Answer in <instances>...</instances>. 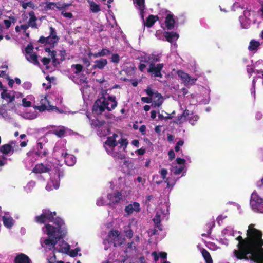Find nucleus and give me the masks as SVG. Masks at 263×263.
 I'll list each match as a JSON object with an SVG mask.
<instances>
[{
	"instance_id": "f257e3e1",
	"label": "nucleus",
	"mask_w": 263,
	"mask_h": 263,
	"mask_svg": "<svg viewBox=\"0 0 263 263\" xmlns=\"http://www.w3.org/2000/svg\"><path fill=\"white\" fill-rule=\"evenodd\" d=\"M254 224L248 226L247 237L240 235L236 239L238 241L237 250L233 252L234 256L239 260H250L255 263H263L262 232L254 227Z\"/></svg>"
},
{
	"instance_id": "f03ea898",
	"label": "nucleus",
	"mask_w": 263,
	"mask_h": 263,
	"mask_svg": "<svg viewBox=\"0 0 263 263\" xmlns=\"http://www.w3.org/2000/svg\"><path fill=\"white\" fill-rule=\"evenodd\" d=\"M118 102L116 100L115 96H104L98 99L95 102L92 107V111L97 115H101L105 109L110 111L117 106Z\"/></svg>"
},
{
	"instance_id": "7ed1b4c3",
	"label": "nucleus",
	"mask_w": 263,
	"mask_h": 263,
	"mask_svg": "<svg viewBox=\"0 0 263 263\" xmlns=\"http://www.w3.org/2000/svg\"><path fill=\"white\" fill-rule=\"evenodd\" d=\"M45 228L48 237L44 240V243L47 246L50 245L54 248L58 241L66 235V232L64 230L55 228L51 224H47Z\"/></svg>"
},
{
	"instance_id": "20e7f679",
	"label": "nucleus",
	"mask_w": 263,
	"mask_h": 263,
	"mask_svg": "<svg viewBox=\"0 0 263 263\" xmlns=\"http://www.w3.org/2000/svg\"><path fill=\"white\" fill-rule=\"evenodd\" d=\"M250 204L254 212L263 213V198L256 191H254L251 194Z\"/></svg>"
},
{
	"instance_id": "39448f33",
	"label": "nucleus",
	"mask_w": 263,
	"mask_h": 263,
	"mask_svg": "<svg viewBox=\"0 0 263 263\" xmlns=\"http://www.w3.org/2000/svg\"><path fill=\"white\" fill-rule=\"evenodd\" d=\"M106 122L104 120H100L97 118L90 120V125L92 128L97 129L98 134L100 136H106L109 131L107 126H104Z\"/></svg>"
},
{
	"instance_id": "423d86ee",
	"label": "nucleus",
	"mask_w": 263,
	"mask_h": 263,
	"mask_svg": "<svg viewBox=\"0 0 263 263\" xmlns=\"http://www.w3.org/2000/svg\"><path fill=\"white\" fill-rule=\"evenodd\" d=\"M56 215L57 213L55 212H51L49 210L44 209L40 215L35 217L34 221L40 224H44L47 221H52L53 217L55 216Z\"/></svg>"
},
{
	"instance_id": "0eeeda50",
	"label": "nucleus",
	"mask_w": 263,
	"mask_h": 263,
	"mask_svg": "<svg viewBox=\"0 0 263 263\" xmlns=\"http://www.w3.org/2000/svg\"><path fill=\"white\" fill-rule=\"evenodd\" d=\"M108 242L115 247L121 246L123 241L120 236V232L117 230H112L108 232L106 238Z\"/></svg>"
},
{
	"instance_id": "6e6552de",
	"label": "nucleus",
	"mask_w": 263,
	"mask_h": 263,
	"mask_svg": "<svg viewBox=\"0 0 263 263\" xmlns=\"http://www.w3.org/2000/svg\"><path fill=\"white\" fill-rule=\"evenodd\" d=\"M164 67L163 63L155 64V63H150L149 67L147 68V72L151 73L152 76L154 77L162 78L161 70Z\"/></svg>"
},
{
	"instance_id": "1a4fd4ad",
	"label": "nucleus",
	"mask_w": 263,
	"mask_h": 263,
	"mask_svg": "<svg viewBox=\"0 0 263 263\" xmlns=\"http://www.w3.org/2000/svg\"><path fill=\"white\" fill-rule=\"evenodd\" d=\"M15 144L13 141H11L9 143L5 144L0 147V153L6 156L12 155L14 153L13 145Z\"/></svg>"
},
{
	"instance_id": "9d476101",
	"label": "nucleus",
	"mask_w": 263,
	"mask_h": 263,
	"mask_svg": "<svg viewBox=\"0 0 263 263\" xmlns=\"http://www.w3.org/2000/svg\"><path fill=\"white\" fill-rule=\"evenodd\" d=\"M51 168L52 166L49 164L44 165L43 163H39L33 168L32 172L35 174L49 173Z\"/></svg>"
},
{
	"instance_id": "9b49d317",
	"label": "nucleus",
	"mask_w": 263,
	"mask_h": 263,
	"mask_svg": "<svg viewBox=\"0 0 263 263\" xmlns=\"http://www.w3.org/2000/svg\"><path fill=\"white\" fill-rule=\"evenodd\" d=\"M41 105L35 106L34 108L38 110L40 112H43L46 110L52 109L51 106L49 105V101L47 99L46 97L42 98L40 101Z\"/></svg>"
},
{
	"instance_id": "f8f14e48",
	"label": "nucleus",
	"mask_w": 263,
	"mask_h": 263,
	"mask_svg": "<svg viewBox=\"0 0 263 263\" xmlns=\"http://www.w3.org/2000/svg\"><path fill=\"white\" fill-rule=\"evenodd\" d=\"M153 102L152 104L153 107H160L163 103L164 99L162 95L158 91L154 92L153 97Z\"/></svg>"
},
{
	"instance_id": "ddd939ff",
	"label": "nucleus",
	"mask_w": 263,
	"mask_h": 263,
	"mask_svg": "<svg viewBox=\"0 0 263 263\" xmlns=\"http://www.w3.org/2000/svg\"><path fill=\"white\" fill-rule=\"evenodd\" d=\"M59 39H53L51 37L40 36L38 42L41 44H45L49 45L51 48H53L55 45L58 43Z\"/></svg>"
},
{
	"instance_id": "4468645a",
	"label": "nucleus",
	"mask_w": 263,
	"mask_h": 263,
	"mask_svg": "<svg viewBox=\"0 0 263 263\" xmlns=\"http://www.w3.org/2000/svg\"><path fill=\"white\" fill-rule=\"evenodd\" d=\"M2 99L5 100L7 104L13 102L15 98V95L8 92L7 88H4V90L1 93Z\"/></svg>"
},
{
	"instance_id": "2eb2a0df",
	"label": "nucleus",
	"mask_w": 263,
	"mask_h": 263,
	"mask_svg": "<svg viewBox=\"0 0 263 263\" xmlns=\"http://www.w3.org/2000/svg\"><path fill=\"white\" fill-rule=\"evenodd\" d=\"M174 16V15L170 12L165 17V24L167 30H173L175 27V21Z\"/></svg>"
},
{
	"instance_id": "dca6fc26",
	"label": "nucleus",
	"mask_w": 263,
	"mask_h": 263,
	"mask_svg": "<svg viewBox=\"0 0 263 263\" xmlns=\"http://www.w3.org/2000/svg\"><path fill=\"white\" fill-rule=\"evenodd\" d=\"M140 211V204L135 202L133 204H129L125 208V211L128 215L132 214L134 212H138Z\"/></svg>"
},
{
	"instance_id": "f3484780",
	"label": "nucleus",
	"mask_w": 263,
	"mask_h": 263,
	"mask_svg": "<svg viewBox=\"0 0 263 263\" xmlns=\"http://www.w3.org/2000/svg\"><path fill=\"white\" fill-rule=\"evenodd\" d=\"M117 137H118V135L115 133L112 136L108 137L104 143L105 145L109 146L112 149L114 148L118 145V142L116 140Z\"/></svg>"
},
{
	"instance_id": "a211bd4d",
	"label": "nucleus",
	"mask_w": 263,
	"mask_h": 263,
	"mask_svg": "<svg viewBox=\"0 0 263 263\" xmlns=\"http://www.w3.org/2000/svg\"><path fill=\"white\" fill-rule=\"evenodd\" d=\"M31 259L24 253L18 254L16 256L14 260V263H30Z\"/></svg>"
},
{
	"instance_id": "6ab92c4d",
	"label": "nucleus",
	"mask_w": 263,
	"mask_h": 263,
	"mask_svg": "<svg viewBox=\"0 0 263 263\" xmlns=\"http://www.w3.org/2000/svg\"><path fill=\"white\" fill-rule=\"evenodd\" d=\"M121 194L119 192H117L114 194H108L107 198L110 200L111 203L115 204L120 202L121 199Z\"/></svg>"
},
{
	"instance_id": "aec40b11",
	"label": "nucleus",
	"mask_w": 263,
	"mask_h": 263,
	"mask_svg": "<svg viewBox=\"0 0 263 263\" xmlns=\"http://www.w3.org/2000/svg\"><path fill=\"white\" fill-rule=\"evenodd\" d=\"M107 61L105 59H100L96 60L94 62V65H92V68L93 69H103L107 64Z\"/></svg>"
},
{
	"instance_id": "412c9836",
	"label": "nucleus",
	"mask_w": 263,
	"mask_h": 263,
	"mask_svg": "<svg viewBox=\"0 0 263 263\" xmlns=\"http://www.w3.org/2000/svg\"><path fill=\"white\" fill-rule=\"evenodd\" d=\"M164 36L166 40L170 43H172L173 41H176L179 37L177 33L168 31L164 32Z\"/></svg>"
},
{
	"instance_id": "4be33fe9",
	"label": "nucleus",
	"mask_w": 263,
	"mask_h": 263,
	"mask_svg": "<svg viewBox=\"0 0 263 263\" xmlns=\"http://www.w3.org/2000/svg\"><path fill=\"white\" fill-rule=\"evenodd\" d=\"M146 94L149 96L148 97H142L141 101L144 103H151L152 102L154 92L150 86H147V88L145 90Z\"/></svg>"
},
{
	"instance_id": "5701e85b",
	"label": "nucleus",
	"mask_w": 263,
	"mask_h": 263,
	"mask_svg": "<svg viewBox=\"0 0 263 263\" xmlns=\"http://www.w3.org/2000/svg\"><path fill=\"white\" fill-rule=\"evenodd\" d=\"M55 155L62 159L67 154V150L64 147L62 148L57 145L54 149Z\"/></svg>"
},
{
	"instance_id": "b1692460",
	"label": "nucleus",
	"mask_w": 263,
	"mask_h": 263,
	"mask_svg": "<svg viewBox=\"0 0 263 263\" xmlns=\"http://www.w3.org/2000/svg\"><path fill=\"white\" fill-rule=\"evenodd\" d=\"M104 147L105 148L107 153L108 154H111V155L116 159L123 160L126 158L125 154L123 152L120 150L118 152H111L107 148V147H106L105 145Z\"/></svg>"
},
{
	"instance_id": "393cba45",
	"label": "nucleus",
	"mask_w": 263,
	"mask_h": 263,
	"mask_svg": "<svg viewBox=\"0 0 263 263\" xmlns=\"http://www.w3.org/2000/svg\"><path fill=\"white\" fill-rule=\"evenodd\" d=\"M62 159H64L67 165L70 166H73L76 162V158L74 156L68 153Z\"/></svg>"
},
{
	"instance_id": "a878e982",
	"label": "nucleus",
	"mask_w": 263,
	"mask_h": 263,
	"mask_svg": "<svg viewBox=\"0 0 263 263\" xmlns=\"http://www.w3.org/2000/svg\"><path fill=\"white\" fill-rule=\"evenodd\" d=\"M133 3L136 4L141 15L143 17V13L145 9V0H133Z\"/></svg>"
},
{
	"instance_id": "bb28decb",
	"label": "nucleus",
	"mask_w": 263,
	"mask_h": 263,
	"mask_svg": "<svg viewBox=\"0 0 263 263\" xmlns=\"http://www.w3.org/2000/svg\"><path fill=\"white\" fill-rule=\"evenodd\" d=\"M158 20H159V17L157 15H149L146 18L145 25L148 28H151Z\"/></svg>"
},
{
	"instance_id": "cd10ccee",
	"label": "nucleus",
	"mask_w": 263,
	"mask_h": 263,
	"mask_svg": "<svg viewBox=\"0 0 263 263\" xmlns=\"http://www.w3.org/2000/svg\"><path fill=\"white\" fill-rule=\"evenodd\" d=\"M177 74L184 83L186 84H189L191 80V77L187 73L180 70L177 71Z\"/></svg>"
},
{
	"instance_id": "c85d7f7f",
	"label": "nucleus",
	"mask_w": 263,
	"mask_h": 263,
	"mask_svg": "<svg viewBox=\"0 0 263 263\" xmlns=\"http://www.w3.org/2000/svg\"><path fill=\"white\" fill-rule=\"evenodd\" d=\"M189 116V110L185 109L183 111L182 114L178 115L177 119L174 121V123L177 124H180L185 121L187 116Z\"/></svg>"
},
{
	"instance_id": "c756f323",
	"label": "nucleus",
	"mask_w": 263,
	"mask_h": 263,
	"mask_svg": "<svg viewBox=\"0 0 263 263\" xmlns=\"http://www.w3.org/2000/svg\"><path fill=\"white\" fill-rule=\"evenodd\" d=\"M201 252L205 263H213L210 253L205 249L202 248L201 250Z\"/></svg>"
},
{
	"instance_id": "7c9ffc66",
	"label": "nucleus",
	"mask_w": 263,
	"mask_h": 263,
	"mask_svg": "<svg viewBox=\"0 0 263 263\" xmlns=\"http://www.w3.org/2000/svg\"><path fill=\"white\" fill-rule=\"evenodd\" d=\"M29 15L30 16V18L29 20V25L32 28H37V24L36 23V21L37 20V18L35 15L34 12L33 11H30L29 13Z\"/></svg>"
},
{
	"instance_id": "2f4dec72",
	"label": "nucleus",
	"mask_w": 263,
	"mask_h": 263,
	"mask_svg": "<svg viewBox=\"0 0 263 263\" xmlns=\"http://www.w3.org/2000/svg\"><path fill=\"white\" fill-rule=\"evenodd\" d=\"M52 133L59 138L63 137L66 133V129L64 126H60L57 129L53 130Z\"/></svg>"
},
{
	"instance_id": "473e14b6",
	"label": "nucleus",
	"mask_w": 263,
	"mask_h": 263,
	"mask_svg": "<svg viewBox=\"0 0 263 263\" xmlns=\"http://www.w3.org/2000/svg\"><path fill=\"white\" fill-rule=\"evenodd\" d=\"M90 6V10L93 13H98L100 11L101 9L99 5L97 4L93 1H88Z\"/></svg>"
},
{
	"instance_id": "72a5a7b5",
	"label": "nucleus",
	"mask_w": 263,
	"mask_h": 263,
	"mask_svg": "<svg viewBox=\"0 0 263 263\" xmlns=\"http://www.w3.org/2000/svg\"><path fill=\"white\" fill-rule=\"evenodd\" d=\"M186 119L192 125H195V122L199 119V116L197 115H194L193 113L190 114L187 116Z\"/></svg>"
},
{
	"instance_id": "f704fd0d",
	"label": "nucleus",
	"mask_w": 263,
	"mask_h": 263,
	"mask_svg": "<svg viewBox=\"0 0 263 263\" xmlns=\"http://www.w3.org/2000/svg\"><path fill=\"white\" fill-rule=\"evenodd\" d=\"M260 45L259 42L255 40H251L250 42L248 49L250 51H254L257 49V48Z\"/></svg>"
},
{
	"instance_id": "c9c22d12",
	"label": "nucleus",
	"mask_w": 263,
	"mask_h": 263,
	"mask_svg": "<svg viewBox=\"0 0 263 263\" xmlns=\"http://www.w3.org/2000/svg\"><path fill=\"white\" fill-rule=\"evenodd\" d=\"M38 57L36 53L31 54L30 55L29 57L27 58V59L28 61L31 63H32L35 65L39 66L40 65V63L38 61Z\"/></svg>"
},
{
	"instance_id": "e433bc0d",
	"label": "nucleus",
	"mask_w": 263,
	"mask_h": 263,
	"mask_svg": "<svg viewBox=\"0 0 263 263\" xmlns=\"http://www.w3.org/2000/svg\"><path fill=\"white\" fill-rule=\"evenodd\" d=\"M118 144L119 143L120 145L119 146V148H121L122 147H123V151L124 152H125L126 148L127 146V145L128 144V142L127 139L126 138H121L120 140H118L117 141Z\"/></svg>"
},
{
	"instance_id": "4c0bfd02",
	"label": "nucleus",
	"mask_w": 263,
	"mask_h": 263,
	"mask_svg": "<svg viewBox=\"0 0 263 263\" xmlns=\"http://www.w3.org/2000/svg\"><path fill=\"white\" fill-rule=\"evenodd\" d=\"M3 221L4 225L8 228H11L13 224V219L11 218L4 216L3 217Z\"/></svg>"
},
{
	"instance_id": "58836bf2",
	"label": "nucleus",
	"mask_w": 263,
	"mask_h": 263,
	"mask_svg": "<svg viewBox=\"0 0 263 263\" xmlns=\"http://www.w3.org/2000/svg\"><path fill=\"white\" fill-rule=\"evenodd\" d=\"M52 222H53V223L57 226V228L61 230H62V226L64 224L63 220L59 217L55 218L53 217Z\"/></svg>"
},
{
	"instance_id": "ea45409f",
	"label": "nucleus",
	"mask_w": 263,
	"mask_h": 263,
	"mask_svg": "<svg viewBox=\"0 0 263 263\" xmlns=\"http://www.w3.org/2000/svg\"><path fill=\"white\" fill-rule=\"evenodd\" d=\"M208 227L209 228V229L208 230L207 234L203 233L201 234L202 236L206 237L207 235L211 234V230L213 227L215 226V222L214 221H212L211 222H210L206 224Z\"/></svg>"
},
{
	"instance_id": "a19ab883",
	"label": "nucleus",
	"mask_w": 263,
	"mask_h": 263,
	"mask_svg": "<svg viewBox=\"0 0 263 263\" xmlns=\"http://www.w3.org/2000/svg\"><path fill=\"white\" fill-rule=\"evenodd\" d=\"M49 30L50 35H49V36L51 37L53 39H59V38L57 35L56 30L53 27H50Z\"/></svg>"
},
{
	"instance_id": "79ce46f5",
	"label": "nucleus",
	"mask_w": 263,
	"mask_h": 263,
	"mask_svg": "<svg viewBox=\"0 0 263 263\" xmlns=\"http://www.w3.org/2000/svg\"><path fill=\"white\" fill-rule=\"evenodd\" d=\"M22 6L24 9H26L27 7H29L32 9H34L36 7L34 4L31 1L28 2L27 3H23Z\"/></svg>"
},
{
	"instance_id": "37998d69",
	"label": "nucleus",
	"mask_w": 263,
	"mask_h": 263,
	"mask_svg": "<svg viewBox=\"0 0 263 263\" xmlns=\"http://www.w3.org/2000/svg\"><path fill=\"white\" fill-rule=\"evenodd\" d=\"M148 60L151 61V63H155L160 60V57L159 55L152 54L151 57H148Z\"/></svg>"
},
{
	"instance_id": "c03bdc74",
	"label": "nucleus",
	"mask_w": 263,
	"mask_h": 263,
	"mask_svg": "<svg viewBox=\"0 0 263 263\" xmlns=\"http://www.w3.org/2000/svg\"><path fill=\"white\" fill-rule=\"evenodd\" d=\"M72 67H74L76 69V71H74V74H78L79 73H80L82 70H83V66L81 64H76V65H72Z\"/></svg>"
},
{
	"instance_id": "a18cd8bd",
	"label": "nucleus",
	"mask_w": 263,
	"mask_h": 263,
	"mask_svg": "<svg viewBox=\"0 0 263 263\" xmlns=\"http://www.w3.org/2000/svg\"><path fill=\"white\" fill-rule=\"evenodd\" d=\"M111 61L114 63H119L120 61V57L117 53H114L111 57Z\"/></svg>"
},
{
	"instance_id": "49530a36",
	"label": "nucleus",
	"mask_w": 263,
	"mask_h": 263,
	"mask_svg": "<svg viewBox=\"0 0 263 263\" xmlns=\"http://www.w3.org/2000/svg\"><path fill=\"white\" fill-rule=\"evenodd\" d=\"M57 3L54 2H47L46 5L44 7V10L45 11H48L50 9H53L52 6H55Z\"/></svg>"
},
{
	"instance_id": "de8ad7c7",
	"label": "nucleus",
	"mask_w": 263,
	"mask_h": 263,
	"mask_svg": "<svg viewBox=\"0 0 263 263\" xmlns=\"http://www.w3.org/2000/svg\"><path fill=\"white\" fill-rule=\"evenodd\" d=\"M7 159L4 155H0V166H3L7 164Z\"/></svg>"
},
{
	"instance_id": "09e8293b",
	"label": "nucleus",
	"mask_w": 263,
	"mask_h": 263,
	"mask_svg": "<svg viewBox=\"0 0 263 263\" xmlns=\"http://www.w3.org/2000/svg\"><path fill=\"white\" fill-rule=\"evenodd\" d=\"M101 57L109 55L111 53V51L107 48H103L100 51Z\"/></svg>"
},
{
	"instance_id": "8fccbe9b",
	"label": "nucleus",
	"mask_w": 263,
	"mask_h": 263,
	"mask_svg": "<svg viewBox=\"0 0 263 263\" xmlns=\"http://www.w3.org/2000/svg\"><path fill=\"white\" fill-rule=\"evenodd\" d=\"M184 169V166H180L179 167L176 166L174 169V174L175 175H179L182 173Z\"/></svg>"
},
{
	"instance_id": "3c124183",
	"label": "nucleus",
	"mask_w": 263,
	"mask_h": 263,
	"mask_svg": "<svg viewBox=\"0 0 263 263\" xmlns=\"http://www.w3.org/2000/svg\"><path fill=\"white\" fill-rule=\"evenodd\" d=\"M48 152L47 149H44L43 151L38 150L36 152V155L40 156L41 157H45L48 155Z\"/></svg>"
},
{
	"instance_id": "603ef678",
	"label": "nucleus",
	"mask_w": 263,
	"mask_h": 263,
	"mask_svg": "<svg viewBox=\"0 0 263 263\" xmlns=\"http://www.w3.org/2000/svg\"><path fill=\"white\" fill-rule=\"evenodd\" d=\"M33 49V46L31 43L29 44L25 48V52L27 54L31 53Z\"/></svg>"
},
{
	"instance_id": "864d4df0",
	"label": "nucleus",
	"mask_w": 263,
	"mask_h": 263,
	"mask_svg": "<svg viewBox=\"0 0 263 263\" xmlns=\"http://www.w3.org/2000/svg\"><path fill=\"white\" fill-rule=\"evenodd\" d=\"M22 105L25 107H29L31 106V102L27 101L26 98H23L22 99Z\"/></svg>"
},
{
	"instance_id": "5fc2aeb1",
	"label": "nucleus",
	"mask_w": 263,
	"mask_h": 263,
	"mask_svg": "<svg viewBox=\"0 0 263 263\" xmlns=\"http://www.w3.org/2000/svg\"><path fill=\"white\" fill-rule=\"evenodd\" d=\"M60 60L61 61H64L66 59V50L64 49L60 50Z\"/></svg>"
},
{
	"instance_id": "6e6d98bb",
	"label": "nucleus",
	"mask_w": 263,
	"mask_h": 263,
	"mask_svg": "<svg viewBox=\"0 0 263 263\" xmlns=\"http://www.w3.org/2000/svg\"><path fill=\"white\" fill-rule=\"evenodd\" d=\"M161 216L159 214H156L155 216V217L153 218V221H154V223L155 224H159V223L161 222V219H160Z\"/></svg>"
},
{
	"instance_id": "4d7b16f0",
	"label": "nucleus",
	"mask_w": 263,
	"mask_h": 263,
	"mask_svg": "<svg viewBox=\"0 0 263 263\" xmlns=\"http://www.w3.org/2000/svg\"><path fill=\"white\" fill-rule=\"evenodd\" d=\"M125 236L129 238H132L133 236V232L132 229H129L125 231Z\"/></svg>"
},
{
	"instance_id": "13d9d810",
	"label": "nucleus",
	"mask_w": 263,
	"mask_h": 263,
	"mask_svg": "<svg viewBox=\"0 0 263 263\" xmlns=\"http://www.w3.org/2000/svg\"><path fill=\"white\" fill-rule=\"evenodd\" d=\"M168 155L170 161H172L175 158V154L173 149H171L168 151Z\"/></svg>"
},
{
	"instance_id": "bf43d9fd",
	"label": "nucleus",
	"mask_w": 263,
	"mask_h": 263,
	"mask_svg": "<svg viewBox=\"0 0 263 263\" xmlns=\"http://www.w3.org/2000/svg\"><path fill=\"white\" fill-rule=\"evenodd\" d=\"M256 186L258 189L263 190V177L256 182Z\"/></svg>"
},
{
	"instance_id": "052dcab7",
	"label": "nucleus",
	"mask_w": 263,
	"mask_h": 263,
	"mask_svg": "<svg viewBox=\"0 0 263 263\" xmlns=\"http://www.w3.org/2000/svg\"><path fill=\"white\" fill-rule=\"evenodd\" d=\"M61 14L64 17L67 18H71L73 17V15L71 12H65L64 11H62Z\"/></svg>"
},
{
	"instance_id": "680f3d73",
	"label": "nucleus",
	"mask_w": 263,
	"mask_h": 263,
	"mask_svg": "<svg viewBox=\"0 0 263 263\" xmlns=\"http://www.w3.org/2000/svg\"><path fill=\"white\" fill-rule=\"evenodd\" d=\"M50 59L46 57H44L42 59V62L43 63V65L45 66L48 65L50 63Z\"/></svg>"
},
{
	"instance_id": "e2e57ef3",
	"label": "nucleus",
	"mask_w": 263,
	"mask_h": 263,
	"mask_svg": "<svg viewBox=\"0 0 263 263\" xmlns=\"http://www.w3.org/2000/svg\"><path fill=\"white\" fill-rule=\"evenodd\" d=\"M160 174L163 179H165L167 174V170L165 168L162 169L160 171Z\"/></svg>"
},
{
	"instance_id": "0e129e2a",
	"label": "nucleus",
	"mask_w": 263,
	"mask_h": 263,
	"mask_svg": "<svg viewBox=\"0 0 263 263\" xmlns=\"http://www.w3.org/2000/svg\"><path fill=\"white\" fill-rule=\"evenodd\" d=\"M178 164H184L185 163V160L183 158H177L176 160Z\"/></svg>"
},
{
	"instance_id": "69168bd1",
	"label": "nucleus",
	"mask_w": 263,
	"mask_h": 263,
	"mask_svg": "<svg viewBox=\"0 0 263 263\" xmlns=\"http://www.w3.org/2000/svg\"><path fill=\"white\" fill-rule=\"evenodd\" d=\"M152 255L154 257V259L155 262H157L158 261L159 258V256L158 255V253H157V252L154 251L152 253Z\"/></svg>"
},
{
	"instance_id": "338daca9",
	"label": "nucleus",
	"mask_w": 263,
	"mask_h": 263,
	"mask_svg": "<svg viewBox=\"0 0 263 263\" xmlns=\"http://www.w3.org/2000/svg\"><path fill=\"white\" fill-rule=\"evenodd\" d=\"M82 61L83 63L87 67L90 65V62L88 59L86 58H82Z\"/></svg>"
},
{
	"instance_id": "774afa93",
	"label": "nucleus",
	"mask_w": 263,
	"mask_h": 263,
	"mask_svg": "<svg viewBox=\"0 0 263 263\" xmlns=\"http://www.w3.org/2000/svg\"><path fill=\"white\" fill-rule=\"evenodd\" d=\"M4 23L5 24V25L6 26V29L9 28L11 25V22L8 20H4Z\"/></svg>"
}]
</instances>
